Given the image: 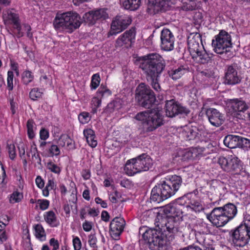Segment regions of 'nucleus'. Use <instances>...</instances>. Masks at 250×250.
Segmentation results:
<instances>
[{
    "label": "nucleus",
    "instance_id": "1",
    "mask_svg": "<svg viewBox=\"0 0 250 250\" xmlns=\"http://www.w3.org/2000/svg\"><path fill=\"white\" fill-rule=\"evenodd\" d=\"M139 67L145 74L147 81L156 91L161 90L160 76L166 66L163 58L158 54L150 53L140 57Z\"/></svg>",
    "mask_w": 250,
    "mask_h": 250
},
{
    "label": "nucleus",
    "instance_id": "2",
    "mask_svg": "<svg viewBox=\"0 0 250 250\" xmlns=\"http://www.w3.org/2000/svg\"><path fill=\"white\" fill-rule=\"evenodd\" d=\"M182 183V179L180 176L174 175L166 178L152 188L151 201L159 203L171 197L178 190Z\"/></svg>",
    "mask_w": 250,
    "mask_h": 250
},
{
    "label": "nucleus",
    "instance_id": "3",
    "mask_svg": "<svg viewBox=\"0 0 250 250\" xmlns=\"http://www.w3.org/2000/svg\"><path fill=\"white\" fill-rule=\"evenodd\" d=\"M135 119L141 122L143 129L146 132L156 130L164 124V116L158 108L145 111L137 113Z\"/></svg>",
    "mask_w": 250,
    "mask_h": 250
},
{
    "label": "nucleus",
    "instance_id": "4",
    "mask_svg": "<svg viewBox=\"0 0 250 250\" xmlns=\"http://www.w3.org/2000/svg\"><path fill=\"white\" fill-rule=\"evenodd\" d=\"M139 233L142 234L150 250H166V241L159 228L157 229L143 227L140 228Z\"/></svg>",
    "mask_w": 250,
    "mask_h": 250
},
{
    "label": "nucleus",
    "instance_id": "5",
    "mask_svg": "<svg viewBox=\"0 0 250 250\" xmlns=\"http://www.w3.org/2000/svg\"><path fill=\"white\" fill-rule=\"evenodd\" d=\"M81 16L76 12H68L57 15L54 21V28L58 30H66L72 33L82 23Z\"/></svg>",
    "mask_w": 250,
    "mask_h": 250
},
{
    "label": "nucleus",
    "instance_id": "6",
    "mask_svg": "<svg viewBox=\"0 0 250 250\" xmlns=\"http://www.w3.org/2000/svg\"><path fill=\"white\" fill-rule=\"evenodd\" d=\"M229 233L232 244L235 247H243L248 245L250 240V217Z\"/></svg>",
    "mask_w": 250,
    "mask_h": 250
},
{
    "label": "nucleus",
    "instance_id": "7",
    "mask_svg": "<svg viewBox=\"0 0 250 250\" xmlns=\"http://www.w3.org/2000/svg\"><path fill=\"white\" fill-rule=\"evenodd\" d=\"M212 46L214 51L217 54H224V57L230 58L233 56L230 49L232 47L231 37L225 30L220 31L212 41Z\"/></svg>",
    "mask_w": 250,
    "mask_h": 250
},
{
    "label": "nucleus",
    "instance_id": "8",
    "mask_svg": "<svg viewBox=\"0 0 250 250\" xmlns=\"http://www.w3.org/2000/svg\"><path fill=\"white\" fill-rule=\"evenodd\" d=\"M135 98L139 104L145 108H150L156 101L154 92L145 83H141L136 90Z\"/></svg>",
    "mask_w": 250,
    "mask_h": 250
},
{
    "label": "nucleus",
    "instance_id": "9",
    "mask_svg": "<svg viewBox=\"0 0 250 250\" xmlns=\"http://www.w3.org/2000/svg\"><path fill=\"white\" fill-rule=\"evenodd\" d=\"M152 167V160L146 153L142 154L136 158L130 159L126 162L125 167L131 169L130 174H135L149 170Z\"/></svg>",
    "mask_w": 250,
    "mask_h": 250
},
{
    "label": "nucleus",
    "instance_id": "10",
    "mask_svg": "<svg viewBox=\"0 0 250 250\" xmlns=\"http://www.w3.org/2000/svg\"><path fill=\"white\" fill-rule=\"evenodd\" d=\"M131 19L128 16H116L112 21L107 37L116 35L121 32L131 24Z\"/></svg>",
    "mask_w": 250,
    "mask_h": 250
},
{
    "label": "nucleus",
    "instance_id": "11",
    "mask_svg": "<svg viewBox=\"0 0 250 250\" xmlns=\"http://www.w3.org/2000/svg\"><path fill=\"white\" fill-rule=\"evenodd\" d=\"M165 109L166 116L170 118L179 114L187 116L190 112L188 108L183 106L174 99L166 101Z\"/></svg>",
    "mask_w": 250,
    "mask_h": 250
},
{
    "label": "nucleus",
    "instance_id": "12",
    "mask_svg": "<svg viewBox=\"0 0 250 250\" xmlns=\"http://www.w3.org/2000/svg\"><path fill=\"white\" fill-rule=\"evenodd\" d=\"M229 106L233 111L234 116L240 120H245L247 118L244 113L249 106L242 98L229 99L228 101Z\"/></svg>",
    "mask_w": 250,
    "mask_h": 250
},
{
    "label": "nucleus",
    "instance_id": "13",
    "mask_svg": "<svg viewBox=\"0 0 250 250\" xmlns=\"http://www.w3.org/2000/svg\"><path fill=\"white\" fill-rule=\"evenodd\" d=\"M135 36V28L131 27L118 38L116 41L115 47H121L125 46L126 48L131 47L132 43L134 42Z\"/></svg>",
    "mask_w": 250,
    "mask_h": 250
},
{
    "label": "nucleus",
    "instance_id": "14",
    "mask_svg": "<svg viewBox=\"0 0 250 250\" xmlns=\"http://www.w3.org/2000/svg\"><path fill=\"white\" fill-rule=\"evenodd\" d=\"M222 210L219 207L215 208L207 215V218L217 227H223L229 221Z\"/></svg>",
    "mask_w": 250,
    "mask_h": 250
},
{
    "label": "nucleus",
    "instance_id": "15",
    "mask_svg": "<svg viewBox=\"0 0 250 250\" xmlns=\"http://www.w3.org/2000/svg\"><path fill=\"white\" fill-rule=\"evenodd\" d=\"M218 163L222 168L226 171H235L240 168V161L238 158L232 155L227 158L220 156L218 160Z\"/></svg>",
    "mask_w": 250,
    "mask_h": 250
},
{
    "label": "nucleus",
    "instance_id": "16",
    "mask_svg": "<svg viewBox=\"0 0 250 250\" xmlns=\"http://www.w3.org/2000/svg\"><path fill=\"white\" fill-rule=\"evenodd\" d=\"M226 67L224 83L228 85H235L240 83L242 78L238 74L236 64L229 65Z\"/></svg>",
    "mask_w": 250,
    "mask_h": 250
},
{
    "label": "nucleus",
    "instance_id": "17",
    "mask_svg": "<svg viewBox=\"0 0 250 250\" xmlns=\"http://www.w3.org/2000/svg\"><path fill=\"white\" fill-rule=\"evenodd\" d=\"M182 134L188 140L200 139L205 136L206 129L202 125L187 126L183 130Z\"/></svg>",
    "mask_w": 250,
    "mask_h": 250
},
{
    "label": "nucleus",
    "instance_id": "18",
    "mask_svg": "<svg viewBox=\"0 0 250 250\" xmlns=\"http://www.w3.org/2000/svg\"><path fill=\"white\" fill-rule=\"evenodd\" d=\"M161 42L162 50L170 51L173 49L175 38L168 29L165 28L161 31Z\"/></svg>",
    "mask_w": 250,
    "mask_h": 250
},
{
    "label": "nucleus",
    "instance_id": "19",
    "mask_svg": "<svg viewBox=\"0 0 250 250\" xmlns=\"http://www.w3.org/2000/svg\"><path fill=\"white\" fill-rule=\"evenodd\" d=\"M188 45L190 55L204 47L201 35L198 33H190L188 38Z\"/></svg>",
    "mask_w": 250,
    "mask_h": 250
},
{
    "label": "nucleus",
    "instance_id": "20",
    "mask_svg": "<svg viewBox=\"0 0 250 250\" xmlns=\"http://www.w3.org/2000/svg\"><path fill=\"white\" fill-rule=\"evenodd\" d=\"M125 225V221L123 218L116 217L111 221L110 233L114 239H118L124 230Z\"/></svg>",
    "mask_w": 250,
    "mask_h": 250
},
{
    "label": "nucleus",
    "instance_id": "21",
    "mask_svg": "<svg viewBox=\"0 0 250 250\" xmlns=\"http://www.w3.org/2000/svg\"><path fill=\"white\" fill-rule=\"evenodd\" d=\"M206 114L209 123L214 126L218 127L224 123L223 115L215 108H209L207 109Z\"/></svg>",
    "mask_w": 250,
    "mask_h": 250
},
{
    "label": "nucleus",
    "instance_id": "22",
    "mask_svg": "<svg viewBox=\"0 0 250 250\" xmlns=\"http://www.w3.org/2000/svg\"><path fill=\"white\" fill-rule=\"evenodd\" d=\"M186 198L189 200L188 205L187 207L190 208L195 212H200L204 209V206L201 204L200 200L198 199L195 191L194 194L188 193L184 195L182 197L178 198V200L181 201Z\"/></svg>",
    "mask_w": 250,
    "mask_h": 250
},
{
    "label": "nucleus",
    "instance_id": "23",
    "mask_svg": "<svg viewBox=\"0 0 250 250\" xmlns=\"http://www.w3.org/2000/svg\"><path fill=\"white\" fill-rule=\"evenodd\" d=\"M193 60L200 64H207L211 62L214 55L207 52L204 47L191 55Z\"/></svg>",
    "mask_w": 250,
    "mask_h": 250
},
{
    "label": "nucleus",
    "instance_id": "24",
    "mask_svg": "<svg viewBox=\"0 0 250 250\" xmlns=\"http://www.w3.org/2000/svg\"><path fill=\"white\" fill-rule=\"evenodd\" d=\"M181 207L175 203H170L166 205L163 209V211L166 215L167 218L173 217L176 218L183 214Z\"/></svg>",
    "mask_w": 250,
    "mask_h": 250
},
{
    "label": "nucleus",
    "instance_id": "25",
    "mask_svg": "<svg viewBox=\"0 0 250 250\" xmlns=\"http://www.w3.org/2000/svg\"><path fill=\"white\" fill-rule=\"evenodd\" d=\"M111 94V91L103 84H101L97 92V97L92 99V103L96 108L101 104V100Z\"/></svg>",
    "mask_w": 250,
    "mask_h": 250
},
{
    "label": "nucleus",
    "instance_id": "26",
    "mask_svg": "<svg viewBox=\"0 0 250 250\" xmlns=\"http://www.w3.org/2000/svg\"><path fill=\"white\" fill-rule=\"evenodd\" d=\"M176 219V218H174L173 217L167 218L166 221H165V223L162 224V227H163V225H165L167 231L169 233L171 234L169 236L171 240L173 238V234L179 231L178 227L179 222Z\"/></svg>",
    "mask_w": 250,
    "mask_h": 250
},
{
    "label": "nucleus",
    "instance_id": "27",
    "mask_svg": "<svg viewBox=\"0 0 250 250\" xmlns=\"http://www.w3.org/2000/svg\"><path fill=\"white\" fill-rule=\"evenodd\" d=\"M123 103L124 102L121 99L116 98L108 104L104 111L107 113L118 111L122 108Z\"/></svg>",
    "mask_w": 250,
    "mask_h": 250
},
{
    "label": "nucleus",
    "instance_id": "28",
    "mask_svg": "<svg viewBox=\"0 0 250 250\" xmlns=\"http://www.w3.org/2000/svg\"><path fill=\"white\" fill-rule=\"evenodd\" d=\"M220 208L223 210L224 214L229 218V221L235 216L237 212L236 207L232 203L227 204Z\"/></svg>",
    "mask_w": 250,
    "mask_h": 250
},
{
    "label": "nucleus",
    "instance_id": "29",
    "mask_svg": "<svg viewBox=\"0 0 250 250\" xmlns=\"http://www.w3.org/2000/svg\"><path fill=\"white\" fill-rule=\"evenodd\" d=\"M239 136L233 135H228L224 139V145L230 148H235L238 147Z\"/></svg>",
    "mask_w": 250,
    "mask_h": 250
},
{
    "label": "nucleus",
    "instance_id": "30",
    "mask_svg": "<svg viewBox=\"0 0 250 250\" xmlns=\"http://www.w3.org/2000/svg\"><path fill=\"white\" fill-rule=\"evenodd\" d=\"M141 0H123V6L126 10L135 11L140 6Z\"/></svg>",
    "mask_w": 250,
    "mask_h": 250
},
{
    "label": "nucleus",
    "instance_id": "31",
    "mask_svg": "<svg viewBox=\"0 0 250 250\" xmlns=\"http://www.w3.org/2000/svg\"><path fill=\"white\" fill-rule=\"evenodd\" d=\"M83 134L86 138V141L90 146L92 147H95L97 145V142L95 140V135L94 131L91 129H87L83 130Z\"/></svg>",
    "mask_w": 250,
    "mask_h": 250
},
{
    "label": "nucleus",
    "instance_id": "32",
    "mask_svg": "<svg viewBox=\"0 0 250 250\" xmlns=\"http://www.w3.org/2000/svg\"><path fill=\"white\" fill-rule=\"evenodd\" d=\"M209 236L207 234L197 232L195 234V238L197 242L202 245L204 248L210 246L211 245V241L208 238Z\"/></svg>",
    "mask_w": 250,
    "mask_h": 250
},
{
    "label": "nucleus",
    "instance_id": "33",
    "mask_svg": "<svg viewBox=\"0 0 250 250\" xmlns=\"http://www.w3.org/2000/svg\"><path fill=\"white\" fill-rule=\"evenodd\" d=\"M186 72L185 69L183 66H180L177 68L173 69L168 71V75L174 80L179 79Z\"/></svg>",
    "mask_w": 250,
    "mask_h": 250
},
{
    "label": "nucleus",
    "instance_id": "34",
    "mask_svg": "<svg viewBox=\"0 0 250 250\" xmlns=\"http://www.w3.org/2000/svg\"><path fill=\"white\" fill-rule=\"evenodd\" d=\"M83 19L89 25H94L97 21L93 10L85 13L83 16Z\"/></svg>",
    "mask_w": 250,
    "mask_h": 250
},
{
    "label": "nucleus",
    "instance_id": "35",
    "mask_svg": "<svg viewBox=\"0 0 250 250\" xmlns=\"http://www.w3.org/2000/svg\"><path fill=\"white\" fill-rule=\"evenodd\" d=\"M34 78V75L28 70L24 71L21 74V82L26 85L32 82Z\"/></svg>",
    "mask_w": 250,
    "mask_h": 250
},
{
    "label": "nucleus",
    "instance_id": "36",
    "mask_svg": "<svg viewBox=\"0 0 250 250\" xmlns=\"http://www.w3.org/2000/svg\"><path fill=\"white\" fill-rule=\"evenodd\" d=\"M93 11L97 21L99 20H105L108 18V15L106 12V10L104 8L98 9Z\"/></svg>",
    "mask_w": 250,
    "mask_h": 250
},
{
    "label": "nucleus",
    "instance_id": "37",
    "mask_svg": "<svg viewBox=\"0 0 250 250\" xmlns=\"http://www.w3.org/2000/svg\"><path fill=\"white\" fill-rule=\"evenodd\" d=\"M197 8V3L193 0H188L183 3L182 9L184 11H193Z\"/></svg>",
    "mask_w": 250,
    "mask_h": 250
},
{
    "label": "nucleus",
    "instance_id": "38",
    "mask_svg": "<svg viewBox=\"0 0 250 250\" xmlns=\"http://www.w3.org/2000/svg\"><path fill=\"white\" fill-rule=\"evenodd\" d=\"M44 219L48 224L53 227L56 226L54 223L56 221V217L54 211L50 210L47 212L44 215Z\"/></svg>",
    "mask_w": 250,
    "mask_h": 250
},
{
    "label": "nucleus",
    "instance_id": "39",
    "mask_svg": "<svg viewBox=\"0 0 250 250\" xmlns=\"http://www.w3.org/2000/svg\"><path fill=\"white\" fill-rule=\"evenodd\" d=\"M7 19L8 20L11 21V22L13 24V26L21 23L19 15L11 11L7 12Z\"/></svg>",
    "mask_w": 250,
    "mask_h": 250
},
{
    "label": "nucleus",
    "instance_id": "40",
    "mask_svg": "<svg viewBox=\"0 0 250 250\" xmlns=\"http://www.w3.org/2000/svg\"><path fill=\"white\" fill-rule=\"evenodd\" d=\"M60 151L57 146L52 145L48 148L47 153L44 155L45 157H53L60 154Z\"/></svg>",
    "mask_w": 250,
    "mask_h": 250
},
{
    "label": "nucleus",
    "instance_id": "41",
    "mask_svg": "<svg viewBox=\"0 0 250 250\" xmlns=\"http://www.w3.org/2000/svg\"><path fill=\"white\" fill-rule=\"evenodd\" d=\"M34 229L35 230V235L37 238L40 240H42V238L45 237V231L42 226L41 224L36 225L35 226Z\"/></svg>",
    "mask_w": 250,
    "mask_h": 250
},
{
    "label": "nucleus",
    "instance_id": "42",
    "mask_svg": "<svg viewBox=\"0 0 250 250\" xmlns=\"http://www.w3.org/2000/svg\"><path fill=\"white\" fill-rule=\"evenodd\" d=\"M23 198L21 193L18 191H14L10 195L9 198V202L11 204H14L20 202Z\"/></svg>",
    "mask_w": 250,
    "mask_h": 250
},
{
    "label": "nucleus",
    "instance_id": "43",
    "mask_svg": "<svg viewBox=\"0 0 250 250\" xmlns=\"http://www.w3.org/2000/svg\"><path fill=\"white\" fill-rule=\"evenodd\" d=\"M101 79L99 74L96 73L94 74L91 79V88L92 89H96L100 84Z\"/></svg>",
    "mask_w": 250,
    "mask_h": 250
},
{
    "label": "nucleus",
    "instance_id": "44",
    "mask_svg": "<svg viewBox=\"0 0 250 250\" xmlns=\"http://www.w3.org/2000/svg\"><path fill=\"white\" fill-rule=\"evenodd\" d=\"M34 122L33 120H28L27 122V134L30 139H33L35 137L33 131Z\"/></svg>",
    "mask_w": 250,
    "mask_h": 250
},
{
    "label": "nucleus",
    "instance_id": "45",
    "mask_svg": "<svg viewBox=\"0 0 250 250\" xmlns=\"http://www.w3.org/2000/svg\"><path fill=\"white\" fill-rule=\"evenodd\" d=\"M42 92H41L38 88H34L31 89L29 93V96L31 100H37L42 97Z\"/></svg>",
    "mask_w": 250,
    "mask_h": 250
},
{
    "label": "nucleus",
    "instance_id": "46",
    "mask_svg": "<svg viewBox=\"0 0 250 250\" xmlns=\"http://www.w3.org/2000/svg\"><path fill=\"white\" fill-rule=\"evenodd\" d=\"M190 152L192 154V159H195L199 158L202 155L203 150L201 147H191L190 148Z\"/></svg>",
    "mask_w": 250,
    "mask_h": 250
},
{
    "label": "nucleus",
    "instance_id": "47",
    "mask_svg": "<svg viewBox=\"0 0 250 250\" xmlns=\"http://www.w3.org/2000/svg\"><path fill=\"white\" fill-rule=\"evenodd\" d=\"M47 167L51 172L57 174H59L61 171L60 167L51 161L47 163Z\"/></svg>",
    "mask_w": 250,
    "mask_h": 250
},
{
    "label": "nucleus",
    "instance_id": "48",
    "mask_svg": "<svg viewBox=\"0 0 250 250\" xmlns=\"http://www.w3.org/2000/svg\"><path fill=\"white\" fill-rule=\"evenodd\" d=\"M239 140L238 147L245 148L250 147V140L241 136H239Z\"/></svg>",
    "mask_w": 250,
    "mask_h": 250
},
{
    "label": "nucleus",
    "instance_id": "49",
    "mask_svg": "<svg viewBox=\"0 0 250 250\" xmlns=\"http://www.w3.org/2000/svg\"><path fill=\"white\" fill-rule=\"evenodd\" d=\"M14 78V73L12 71H8L7 72V87L9 90L11 91L13 89V81Z\"/></svg>",
    "mask_w": 250,
    "mask_h": 250
},
{
    "label": "nucleus",
    "instance_id": "50",
    "mask_svg": "<svg viewBox=\"0 0 250 250\" xmlns=\"http://www.w3.org/2000/svg\"><path fill=\"white\" fill-rule=\"evenodd\" d=\"M183 161L192 160V154L190 148L184 150L181 155Z\"/></svg>",
    "mask_w": 250,
    "mask_h": 250
},
{
    "label": "nucleus",
    "instance_id": "51",
    "mask_svg": "<svg viewBox=\"0 0 250 250\" xmlns=\"http://www.w3.org/2000/svg\"><path fill=\"white\" fill-rule=\"evenodd\" d=\"M80 123L83 124L87 123L90 120L89 113L87 112H83L81 113L78 117Z\"/></svg>",
    "mask_w": 250,
    "mask_h": 250
},
{
    "label": "nucleus",
    "instance_id": "52",
    "mask_svg": "<svg viewBox=\"0 0 250 250\" xmlns=\"http://www.w3.org/2000/svg\"><path fill=\"white\" fill-rule=\"evenodd\" d=\"M9 157L11 160H14L16 157V149L14 144L8 145L7 146Z\"/></svg>",
    "mask_w": 250,
    "mask_h": 250
},
{
    "label": "nucleus",
    "instance_id": "53",
    "mask_svg": "<svg viewBox=\"0 0 250 250\" xmlns=\"http://www.w3.org/2000/svg\"><path fill=\"white\" fill-rule=\"evenodd\" d=\"M37 202L42 210H45L49 207V202L47 200H38Z\"/></svg>",
    "mask_w": 250,
    "mask_h": 250
},
{
    "label": "nucleus",
    "instance_id": "54",
    "mask_svg": "<svg viewBox=\"0 0 250 250\" xmlns=\"http://www.w3.org/2000/svg\"><path fill=\"white\" fill-rule=\"evenodd\" d=\"M73 244L75 250H80L81 249L82 243L78 237H75L73 238Z\"/></svg>",
    "mask_w": 250,
    "mask_h": 250
},
{
    "label": "nucleus",
    "instance_id": "55",
    "mask_svg": "<svg viewBox=\"0 0 250 250\" xmlns=\"http://www.w3.org/2000/svg\"><path fill=\"white\" fill-rule=\"evenodd\" d=\"M177 0H161L160 6L162 7L169 6L174 4Z\"/></svg>",
    "mask_w": 250,
    "mask_h": 250
},
{
    "label": "nucleus",
    "instance_id": "56",
    "mask_svg": "<svg viewBox=\"0 0 250 250\" xmlns=\"http://www.w3.org/2000/svg\"><path fill=\"white\" fill-rule=\"evenodd\" d=\"M97 238L95 234H90L88 236V243L91 247L95 248L96 246Z\"/></svg>",
    "mask_w": 250,
    "mask_h": 250
},
{
    "label": "nucleus",
    "instance_id": "57",
    "mask_svg": "<svg viewBox=\"0 0 250 250\" xmlns=\"http://www.w3.org/2000/svg\"><path fill=\"white\" fill-rule=\"evenodd\" d=\"M62 141H66V145L71 148H73V145L72 144V141L68 135L62 136Z\"/></svg>",
    "mask_w": 250,
    "mask_h": 250
},
{
    "label": "nucleus",
    "instance_id": "58",
    "mask_svg": "<svg viewBox=\"0 0 250 250\" xmlns=\"http://www.w3.org/2000/svg\"><path fill=\"white\" fill-rule=\"evenodd\" d=\"M49 244L53 247L52 250H57L59 248V242L57 240L52 238L49 241Z\"/></svg>",
    "mask_w": 250,
    "mask_h": 250
},
{
    "label": "nucleus",
    "instance_id": "59",
    "mask_svg": "<svg viewBox=\"0 0 250 250\" xmlns=\"http://www.w3.org/2000/svg\"><path fill=\"white\" fill-rule=\"evenodd\" d=\"M40 136L41 139L45 140L49 137V132L46 129L42 128L40 130Z\"/></svg>",
    "mask_w": 250,
    "mask_h": 250
},
{
    "label": "nucleus",
    "instance_id": "60",
    "mask_svg": "<svg viewBox=\"0 0 250 250\" xmlns=\"http://www.w3.org/2000/svg\"><path fill=\"white\" fill-rule=\"evenodd\" d=\"M40 86L43 88L46 87L48 84L47 77L46 75L42 76L40 78Z\"/></svg>",
    "mask_w": 250,
    "mask_h": 250
},
{
    "label": "nucleus",
    "instance_id": "61",
    "mask_svg": "<svg viewBox=\"0 0 250 250\" xmlns=\"http://www.w3.org/2000/svg\"><path fill=\"white\" fill-rule=\"evenodd\" d=\"M13 27L15 29H16L17 30V33L16 34L17 37L19 38L23 36V33L21 31V23H19L17 25L13 26Z\"/></svg>",
    "mask_w": 250,
    "mask_h": 250
},
{
    "label": "nucleus",
    "instance_id": "62",
    "mask_svg": "<svg viewBox=\"0 0 250 250\" xmlns=\"http://www.w3.org/2000/svg\"><path fill=\"white\" fill-rule=\"evenodd\" d=\"M83 227L84 231H89L92 229V223L90 222L85 221L83 225Z\"/></svg>",
    "mask_w": 250,
    "mask_h": 250
},
{
    "label": "nucleus",
    "instance_id": "63",
    "mask_svg": "<svg viewBox=\"0 0 250 250\" xmlns=\"http://www.w3.org/2000/svg\"><path fill=\"white\" fill-rule=\"evenodd\" d=\"M36 183L38 188H42L44 187V182L40 176H38L36 179Z\"/></svg>",
    "mask_w": 250,
    "mask_h": 250
},
{
    "label": "nucleus",
    "instance_id": "64",
    "mask_svg": "<svg viewBox=\"0 0 250 250\" xmlns=\"http://www.w3.org/2000/svg\"><path fill=\"white\" fill-rule=\"evenodd\" d=\"M109 214L106 211L104 210L102 211L101 214V218L102 220L105 222H108L109 220Z\"/></svg>",
    "mask_w": 250,
    "mask_h": 250
}]
</instances>
